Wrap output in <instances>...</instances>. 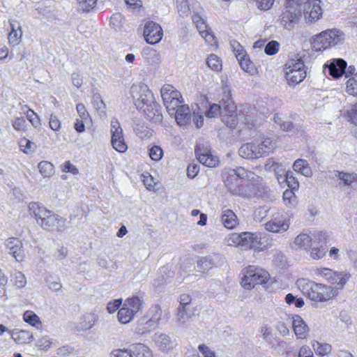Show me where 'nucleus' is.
Listing matches in <instances>:
<instances>
[{"label": "nucleus", "instance_id": "f257e3e1", "mask_svg": "<svg viewBox=\"0 0 357 357\" xmlns=\"http://www.w3.org/2000/svg\"><path fill=\"white\" fill-rule=\"evenodd\" d=\"M222 95L220 104L213 103L206 112L208 118L220 116L222 121L229 128H235L238 124L236 106L231 99V89L227 84H222Z\"/></svg>", "mask_w": 357, "mask_h": 357}, {"label": "nucleus", "instance_id": "ea45409f", "mask_svg": "<svg viewBox=\"0 0 357 357\" xmlns=\"http://www.w3.org/2000/svg\"><path fill=\"white\" fill-rule=\"evenodd\" d=\"M312 345L316 354L320 356L328 355L332 350L331 345L328 343H321L318 341H314Z\"/></svg>", "mask_w": 357, "mask_h": 357}, {"label": "nucleus", "instance_id": "a19ab883", "mask_svg": "<svg viewBox=\"0 0 357 357\" xmlns=\"http://www.w3.org/2000/svg\"><path fill=\"white\" fill-rule=\"evenodd\" d=\"M236 56L241 68L245 72H250L252 67V63L246 56L245 52L243 50L238 51V54H236Z\"/></svg>", "mask_w": 357, "mask_h": 357}, {"label": "nucleus", "instance_id": "473e14b6", "mask_svg": "<svg viewBox=\"0 0 357 357\" xmlns=\"http://www.w3.org/2000/svg\"><path fill=\"white\" fill-rule=\"evenodd\" d=\"M301 69H305V65L301 58L291 59L284 66L285 73L299 71Z\"/></svg>", "mask_w": 357, "mask_h": 357}, {"label": "nucleus", "instance_id": "69168bd1", "mask_svg": "<svg viewBox=\"0 0 357 357\" xmlns=\"http://www.w3.org/2000/svg\"><path fill=\"white\" fill-rule=\"evenodd\" d=\"M112 145L116 151L120 153H124L128 149V146L125 142L123 136L121 139H116V143L112 142Z\"/></svg>", "mask_w": 357, "mask_h": 357}, {"label": "nucleus", "instance_id": "49530a36", "mask_svg": "<svg viewBox=\"0 0 357 357\" xmlns=\"http://www.w3.org/2000/svg\"><path fill=\"white\" fill-rule=\"evenodd\" d=\"M208 66L214 71H219L222 69V63L220 59L215 54H211L206 60Z\"/></svg>", "mask_w": 357, "mask_h": 357}, {"label": "nucleus", "instance_id": "4be33fe9", "mask_svg": "<svg viewBox=\"0 0 357 357\" xmlns=\"http://www.w3.org/2000/svg\"><path fill=\"white\" fill-rule=\"evenodd\" d=\"M292 326L296 335L299 338H303L308 330L307 325L299 315L292 317Z\"/></svg>", "mask_w": 357, "mask_h": 357}, {"label": "nucleus", "instance_id": "f3484780", "mask_svg": "<svg viewBox=\"0 0 357 357\" xmlns=\"http://www.w3.org/2000/svg\"><path fill=\"white\" fill-rule=\"evenodd\" d=\"M141 109H143L144 114L151 121L155 123L162 122V115L160 112V107L155 101L147 105Z\"/></svg>", "mask_w": 357, "mask_h": 357}, {"label": "nucleus", "instance_id": "de8ad7c7", "mask_svg": "<svg viewBox=\"0 0 357 357\" xmlns=\"http://www.w3.org/2000/svg\"><path fill=\"white\" fill-rule=\"evenodd\" d=\"M284 181L287 183L288 187L291 190H297L299 187V183L294 174L291 171H287L284 174Z\"/></svg>", "mask_w": 357, "mask_h": 357}, {"label": "nucleus", "instance_id": "9d476101", "mask_svg": "<svg viewBox=\"0 0 357 357\" xmlns=\"http://www.w3.org/2000/svg\"><path fill=\"white\" fill-rule=\"evenodd\" d=\"M301 17V8L298 5H285L280 16V24L285 28L293 27Z\"/></svg>", "mask_w": 357, "mask_h": 357}, {"label": "nucleus", "instance_id": "7c9ffc66", "mask_svg": "<svg viewBox=\"0 0 357 357\" xmlns=\"http://www.w3.org/2000/svg\"><path fill=\"white\" fill-rule=\"evenodd\" d=\"M335 176L344 186L350 185L352 183L357 181V174L355 173H348L340 171L335 172Z\"/></svg>", "mask_w": 357, "mask_h": 357}, {"label": "nucleus", "instance_id": "20e7f679", "mask_svg": "<svg viewBox=\"0 0 357 357\" xmlns=\"http://www.w3.org/2000/svg\"><path fill=\"white\" fill-rule=\"evenodd\" d=\"M223 181L229 192L234 195L248 197V195L243 191L242 186L238 184V180H251L254 178L255 174L248 171L244 167H237L236 168L227 167L223 174Z\"/></svg>", "mask_w": 357, "mask_h": 357}, {"label": "nucleus", "instance_id": "0e129e2a", "mask_svg": "<svg viewBox=\"0 0 357 357\" xmlns=\"http://www.w3.org/2000/svg\"><path fill=\"white\" fill-rule=\"evenodd\" d=\"M20 146L21 150L25 153L29 151H34L36 147L34 143L25 138L20 140Z\"/></svg>", "mask_w": 357, "mask_h": 357}, {"label": "nucleus", "instance_id": "4c0bfd02", "mask_svg": "<svg viewBox=\"0 0 357 357\" xmlns=\"http://www.w3.org/2000/svg\"><path fill=\"white\" fill-rule=\"evenodd\" d=\"M134 132L141 139L149 138L151 132L143 122H134L132 125Z\"/></svg>", "mask_w": 357, "mask_h": 357}, {"label": "nucleus", "instance_id": "a18cd8bd", "mask_svg": "<svg viewBox=\"0 0 357 357\" xmlns=\"http://www.w3.org/2000/svg\"><path fill=\"white\" fill-rule=\"evenodd\" d=\"M96 320L97 318L94 314L89 313L84 315L81 323L82 328L84 330L91 329L94 326Z\"/></svg>", "mask_w": 357, "mask_h": 357}, {"label": "nucleus", "instance_id": "864d4df0", "mask_svg": "<svg viewBox=\"0 0 357 357\" xmlns=\"http://www.w3.org/2000/svg\"><path fill=\"white\" fill-rule=\"evenodd\" d=\"M279 47L280 43L278 42L276 40H271L266 45L264 52L266 54L272 56L278 53Z\"/></svg>", "mask_w": 357, "mask_h": 357}, {"label": "nucleus", "instance_id": "09e8293b", "mask_svg": "<svg viewBox=\"0 0 357 357\" xmlns=\"http://www.w3.org/2000/svg\"><path fill=\"white\" fill-rule=\"evenodd\" d=\"M346 89L350 95L357 96V73L347 80Z\"/></svg>", "mask_w": 357, "mask_h": 357}, {"label": "nucleus", "instance_id": "e2e57ef3", "mask_svg": "<svg viewBox=\"0 0 357 357\" xmlns=\"http://www.w3.org/2000/svg\"><path fill=\"white\" fill-rule=\"evenodd\" d=\"M19 31H10L8 34V41L10 44L17 45L20 40L22 35L21 26H18Z\"/></svg>", "mask_w": 357, "mask_h": 357}, {"label": "nucleus", "instance_id": "1a4fd4ad", "mask_svg": "<svg viewBox=\"0 0 357 357\" xmlns=\"http://www.w3.org/2000/svg\"><path fill=\"white\" fill-rule=\"evenodd\" d=\"M131 92L132 97L136 98L135 105L139 109L155 101L153 94L146 84L132 86Z\"/></svg>", "mask_w": 357, "mask_h": 357}, {"label": "nucleus", "instance_id": "f03ea898", "mask_svg": "<svg viewBox=\"0 0 357 357\" xmlns=\"http://www.w3.org/2000/svg\"><path fill=\"white\" fill-rule=\"evenodd\" d=\"M29 211L31 215L34 216L37 223L47 231H63L66 229V219L61 218L52 211L37 202L29 204Z\"/></svg>", "mask_w": 357, "mask_h": 357}, {"label": "nucleus", "instance_id": "39448f33", "mask_svg": "<svg viewBox=\"0 0 357 357\" xmlns=\"http://www.w3.org/2000/svg\"><path fill=\"white\" fill-rule=\"evenodd\" d=\"M227 243L229 246H236L242 250L254 249L259 250L261 245L260 235L252 232L231 234L227 239Z\"/></svg>", "mask_w": 357, "mask_h": 357}, {"label": "nucleus", "instance_id": "37998d69", "mask_svg": "<svg viewBox=\"0 0 357 357\" xmlns=\"http://www.w3.org/2000/svg\"><path fill=\"white\" fill-rule=\"evenodd\" d=\"M38 167L40 173L45 177H49L54 173V166L50 162L41 161Z\"/></svg>", "mask_w": 357, "mask_h": 357}, {"label": "nucleus", "instance_id": "c9c22d12", "mask_svg": "<svg viewBox=\"0 0 357 357\" xmlns=\"http://www.w3.org/2000/svg\"><path fill=\"white\" fill-rule=\"evenodd\" d=\"M110 132L112 135V142H114V143H116V139H119L123 136V129L120 125L119 121L116 119H113L111 121Z\"/></svg>", "mask_w": 357, "mask_h": 357}, {"label": "nucleus", "instance_id": "393cba45", "mask_svg": "<svg viewBox=\"0 0 357 357\" xmlns=\"http://www.w3.org/2000/svg\"><path fill=\"white\" fill-rule=\"evenodd\" d=\"M130 349L133 357H153L151 349L144 344H134Z\"/></svg>", "mask_w": 357, "mask_h": 357}, {"label": "nucleus", "instance_id": "423d86ee", "mask_svg": "<svg viewBox=\"0 0 357 357\" xmlns=\"http://www.w3.org/2000/svg\"><path fill=\"white\" fill-rule=\"evenodd\" d=\"M268 272L255 266H249L245 269L241 284L244 288L250 289L256 284L265 283L268 280Z\"/></svg>", "mask_w": 357, "mask_h": 357}, {"label": "nucleus", "instance_id": "bf43d9fd", "mask_svg": "<svg viewBox=\"0 0 357 357\" xmlns=\"http://www.w3.org/2000/svg\"><path fill=\"white\" fill-rule=\"evenodd\" d=\"M202 38H204L206 43H208L211 46H217V42L215 40L214 35L209 31L207 29L204 31H201L199 33Z\"/></svg>", "mask_w": 357, "mask_h": 357}, {"label": "nucleus", "instance_id": "338daca9", "mask_svg": "<svg viewBox=\"0 0 357 357\" xmlns=\"http://www.w3.org/2000/svg\"><path fill=\"white\" fill-rule=\"evenodd\" d=\"M26 118L33 127L37 128L40 125L38 116L33 110L29 109L27 111Z\"/></svg>", "mask_w": 357, "mask_h": 357}, {"label": "nucleus", "instance_id": "a878e982", "mask_svg": "<svg viewBox=\"0 0 357 357\" xmlns=\"http://www.w3.org/2000/svg\"><path fill=\"white\" fill-rule=\"evenodd\" d=\"M12 339L20 344H29L33 340V335L28 331L20 330L11 333Z\"/></svg>", "mask_w": 357, "mask_h": 357}, {"label": "nucleus", "instance_id": "6e6552de", "mask_svg": "<svg viewBox=\"0 0 357 357\" xmlns=\"http://www.w3.org/2000/svg\"><path fill=\"white\" fill-rule=\"evenodd\" d=\"M343 36L342 31L336 29L322 31L314 38V47L318 50H326L340 42Z\"/></svg>", "mask_w": 357, "mask_h": 357}, {"label": "nucleus", "instance_id": "dca6fc26", "mask_svg": "<svg viewBox=\"0 0 357 357\" xmlns=\"http://www.w3.org/2000/svg\"><path fill=\"white\" fill-rule=\"evenodd\" d=\"M239 155L245 159L254 160L261 158L257 144L255 143H245L238 149Z\"/></svg>", "mask_w": 357, "mask_h": 357}, {"label": "nucleus", "instance_id": "4d7b16f0", "mask_svg": "<svg viewBox=\"0 0 357 357\" xmlns=\"http://www.w3.org/2000/svg\"><path fill=\"white\" fill-rule=\"evenodd\" d=\"M124 20V17L120 13H115L110 18V24L116 30L122 26Z\"/></svg>", "mask_w": 357, "mask_h": 357}, {"label": "nucleus", "instance_id": "aec40b11", "mask_svg": "<svg viewBox=\"0 0 357 357\" xmlns=\"http://www.w3.org/2000/svg\"><path fill=\"white\" fill-rule=\"evenodd\" d=\"M153 340L157 347L162 351L172 349L175 345L174 342L165 333L160 332L155 333L153 336Z\"/></svg>", "mask_w": 357, "mask_h": 357}, {"label": "nucleus", "instance_id": "58836bf2", "mask_svg": "<svg viewBox=\"0 0 357 357\" xmlns=\"http://www.w3.org/2000/svg\"><path fill=\"white\" fill-rule=\"evenodd\" d=\"M258 150L260 152L261 157L264 154H268L271 152L275 148V142L271 138H265L259 144H257Z\"/></svg>", "mask_w": 357, "mask_h": 357}, {"label": "nucleus", "instance_id": "5701e85b", "mask_svg": "<svg viewBox=\"0 0 357 357\" xmlns=\"http://www.w3.org/2000/svg\"><path fill=\"white\" fill-rule=\"evenodd\" d=\"M349 276V273H347L334 271V275H332L328 283L335 285V289H341L345 285Z\"/></svg>", "mask_w": 357, "mask_h": 357}, {"label": "nucleus", "instance_id": "c756f323", "mask_svg": "<svg viewBox=\"0 0 357 357\" xmlns=\"http://www.w3.org/2000/svg\"><path fill=\"white\" fill-rule=\"evenodd\" d=\"M306 70L301 69L299 71L285 73V77L289 84L296 85L301 82L306 77Z\"/></svg>", "mask_w": 357, "mask_h": 357}, {"label": "nucleus", "instance_id": "774afa93", "mask_svg": "<svg viewBox=\"0 0 357 357\" xmlns=\"http://www.w3.org/2000/svg\"><path fill=\"white\" fill-rule=\"evenodd\" d=\"M110 357H133L130 349H114L110 353Z\"/></svg>", "mask_w": 357, "mask_h": 357}, {"label": "nucleus", "instance_id": "79ce46f5", "mask_svg": "<svg viewBox=\"0 0 357 357\" xmlns=\"http://www.w3.org/2000/svg\"><path fill=\"white\" fill-rule=\"evenodd\" d=\"M177 310L176 321L181 325L186 324L192 318V316L188 312L189 308L178 307Z\"/></svg>", "mask_w": 357, "mask_h": 357}, {"label": "nucleus", "instance_id": "3c124183", "mask_svg": "<svg viewBox=\"0 0 357 357\" xmlns=\"http://www.w3.org/2000/svg\"><path fill=\"white\" fill-rule=\"evenodd\" d=\"M212 260L210 257H202L197 261V268L199 271L205 272L211 268Z\"/></svg>", "mask_w": 357, "mask_h": 357}, {"label": "nucleus", "instance_id": "c03bdc74", "mask_svg": "<svg viewBox=\"0 0 357 357\" xmlns=\"http://www.w3.org/2000/svg\"><path fill=\"white\" fill-rule=\"evenodd\" d=\"M314 274L318 278L325 280L328 282L332 275H334V271L328 268H317L314 271Z\"/></svg>", "mask_w": 357, "mask_h": 357}, {"label": "nucleus", "instance_id": "72a5a7b5", "mask_svg": "<svg viewBox=\"0 0 357 357\" xmlns=\"http://www.w3.org/2000/svg\"><path fill=\"white\" fill-rule=\"evenodd\" d=\"M24 321L31 326L39 329L42 326V323L39 317L33 311L26 310L23 314Z\"/></svg>", "mask_w": 357, "mask_h": 357}, {"label": "nucleus", "instance_id": "0eeeda50", "mask_svg": "<svg viewBox=\"0 0 357 357\" xmlns=\"http://www.w3.org/2000/svg\"><path fill=\"white\" fill-rule=\"evenodd\" d=\"M161 97L168 113L173 115L178 107L182 105L181 93L170 84H165L161 89Z\"/></svg>", "mask_w": 357, "mask_h": 357}, {"label": "nucleus", "instance_id": "f8f14e48", "mask_svg": "<svg viewBox=\"0 0 357 357\" xmlns=\"http://www.w3.org/2000/svg\"><path fill=\"white\" fill-rule=\"evenodd\" d=\"M323 11L319 0H308L303 6V15L307 23L317 22L322 17Z\"/></svg>", "mask_w": 357, "mask_h": 357}, {"label": "nucleus", "instance_id": "bb28decb", "mask_svg": "<svg viewBox=\"0 0 357 357\" xmlns=\"http://www.w3.org/2000/svg\"><path fill=\"white\" fill-rule=\"evenodd\" d=\"M293 169L297 173H299L306 177L311 176L312 171L307 160L304 159H297L293 165Z\"/></svg>", "mask_w": 357, "mask_h": 357}, {"label": "nucleus", "instance_id": "a211bd4d", "mask_svg": "<svg viewBox=\"0 0 357 357\" xmlns=\"http://www.w3.org/2000/svg\"><path fill=\"white\" fill-rule=\"evenodd\" d=\"M289 227L288 221L285 219L273 218L265 224V229L273 233H282L286 231Z\"/></svg>", "mask_w": 357, "mask_h": 357}, {"label": "nucleus", "instance_id": "f704fd0d", "mask_svg": "<svg viewBox=\"0 0 357 357\" xmlns=\"http://www.w3.org/2000/svg\"><path fill=\"white\" fill-rule=\"evenodd\" d=\"M135 315V314L123 304V306L118 312L117 317L119 322L126 324L129 323Z\"/></svg>", "mask_w": 357, "mask_h": 357}, {"label": "nucleus", "instance_id": "2f4dec72", "mask_svg": "<svg viewBox=\"0 0 357 357\" xmlns=\"http://www.w3.org/2000/svg\"><path fill=\"white\" fill-rule=\"evenodd\" d=\"M264 169L268 172H274L275 175H280V173H284V166L275 161L273 158H268L264 165Z\"/></svg>", "mask_w": 357, "mask_h": 357}, {"label": "nucleus", "instance_id": "c85d7f7f", "mask_svg": "<svg viewBox=\"0 0 357 357\" xmlns=\"http://www.w3.org/2000/svg\"><path fill=\"white\" fill-rule=\"evenodd\" d=\"M312 244V238L307 234H301L294 240L295 246L305 250H308Z\"/></svg>", "mask_w": 357, "mask_h": 357}, {"label": "nucleus", "instance_id": "603ef678", "mask_svg": "<svg viewBox=\"0 0 357 357\" xmlns=\"http://www.w3.org/2000/svg\"><path fill=\"white\" fill-rule=\"evenodd\" d=\"M326 248L322 245L319 247H313L310 252V257L313 259H319L323 258L326 253Z\"/></svg>", "mask_w": 357, "mask_h": 357}, {"label": "nucleus", "instance_id": "5fc2aeb1", "mask_svg": "<svg viewBox=\"0 0 357 357\" xmlns=\"http://www.w3.org/2000/svg\"><path fill=\"white\" fill-rule=\"evenodd\" d=\"M192 20L193 23L196 25L199 33L201 32V31H204V29L208 28V26L204 20L198 14H194L192 17Z\"/></svg>", "mask_w": 357, "mask_h": 357}, {"label": "nucleus", "instance_id": "4468645a", "mask_svg": "<svg viewBox=\"0 0 357 357\" xmlns=\"http://www.w3.org/2000/svg\"><path fill=\"white\" fill-rule=\"evenodd\" d=\"M195 154L199 162L206 167H214L219 163L217 156L213 155L207 149H201L199 146H196Z\"/></svg>", "mask_w": 357, "mask_h": 357}, {"label": "nucleus", "instance_id": "13d9d810", "mask_svg": "<svg viewBox=\"0 0 357 357\" xmlns=\"http://www.w3.org/2000/svg\"><path fill=\"white\" fill-rule=\"evenodd\" d=\"M177 9L181 16H185L190 12L187 0H176Z\"/></svg>", "mask_w": 357, "mask_h": 357}, {"label": "nucleus", "instance_id": "6e6d98bb", "mask_svg": "<svg viewBox=\"0 0 357 357\" xmlns=\"http://www.w3.org/2000/svg\"><path fill=\"white\" fill-rule=\"evenodd\" d=\"M294 190H286L283 193V200L289 207L294 205L296 197L294 192Z\"/></svg>", "mask_w": 357, "mask_h": 357}, {"label": "nucleus", "instance_id": "e433bc0d", "mask_svg": "<svg viewBox=\"0 0 357 357\" xmlns=\"http://www.w3.org/2000/svg\"><path fill=\"white\" fill-rule=\"evenodd\" d=\"M142 56L147 60L148 63L151 64L158 63L160 61V54L156 50L150 47L143 50Z\"/></svg>", "mask_w": 357, "mask_h": 357}, {"label": "nucleus", "instance_id": "6ab92c4d", "mask_svg": "<svg viewBox=\"0 0 357 357\" xmlns=\"http://www.w3.org/2000/svg\"><path fill=\"white\" fill-rule=\"evenodd\" d=\"M347 62L342 59H333L328 66L329 74L334 78H340L344 75Z\"/></svg>", "mask_w": 357, "mask_h": 357}, {"label": "nucleus", "instance_id": "ddd939ff", "mask_svg": "<svg viewBox=\"0 0 357 357\" xmlns=\"http://www.w3.org/2000/svg\"><path fill=\"white\" fill-rule=\"evenodd\" d=\"M162 311L160 305H155L151 306L146 313L145 322V328L149 330L157 328L162 318Z\"/></svg>", "mask_w": 357, "mask_h": 357}, {"label": "nucleus", "instance_id": "b1692460", "mask_svg": "<svg viewBox=\"0 0 357 357\" xmlns=\"http://www.w3.org/2000/svg\"><path fill=\"white\" fill-rule=\"evenodd\" d=\"M221 219L223 225L227 229H234L238 223L237 216L229 209L223 211Z\"/></svg>", "mask_w": 357, "mask_h": 357}, {"label": "nucleus", "instance_id": "680f3d73", "mask_svg": "<svg viewBox=\"0 0 357 357\" xmlns=\"http://www.w3.org/2000/svg\"><path fill=\"white\" fill-rule=\"evenodd\" d=\"M97 0H78L79 7L83 11H89L93 9Z\"/></svg>", "mask_w": 357, "mask_h": 357}, {"label": "nucleus", "instance_id": "7ed1b4c3", "mask_svg": "<svg viewBox=\"0 0 357 357\" xmlns=\"http://www.w3.org/2000/svg\"><path fill=\"white\" fill-rule=\"evenodd\" d=\"M296 285L305 296L317 303L327 301L336 294L333 287L306 278L298 279Z\"/></svg>", "mask_w": 357, "mask_h": 357}, {"label": "nucleus", "instance_id": "052dcab7", "mask_svg": "<svg viewBox=\"0 0 357 357\" xmlns=\"http://www.w3.org/2000/svg\"><path fill=\"white\" fill-rule=\"evenodd\" d=\"M149 156L155 161H158L162 158L163 151L162 149L158 146H153L149 149Z\"/></svg>", "mask_w": 357, "mask_h": 357}, {"label": "nucleus", "instance_id": "cd10ccee", "mask_svg": "<svg viewBox=\"0 0 357 357\" xmlns=\"http://www.w3.org/2000/svg\"><path fill=\"white\" fill-rule=\"evenodd\" d=\"M124 305L136 314L143 307L144 299L142 296H133L128 298L125 301Z\"/></svg>", "mask_w": 357, "mask_h": 357}, {"label": "nucleus", "instance_id": "2eb2a0df", "mask_svg": "<svg viewBox=\"0 0 357 357\" xmlns=\"http://www.w3.org/2000/svg\"><path fill=\"white\" fill-rule=\"evenodd\" d=\"M6 248L9 253L12 255L17 261H22L24 259V250L22 249V243L17 238H9L5 243Z\"/></svg>", "mask_w": 357, "mask_h": 357}, {"label": "nucleus", "instance_id": "8fccbe9b", "mask_svg": "<svg viewBox=\"0 0 357 357\" xmlns=\"http://www.w3.org/2000/svg\"><path fill=\"white\" fill-rule=\"evenodd\" d=\"M52 339L47 336H43L40 338L36 342V347L38 349L43 351H47L52 344Z\"/></svg>", "mask_w": 357, "mask_h": 357}, {"label": "nucleus", "instance_id": "9b49d317", "mask_svg": "<svg viewBox=\"0 0 357 357\" xmlns=\"http://www.w3.org/2000/svg\"><path fill=\"white\" fill-rule=\"evenodd\" d=\"M143 35L147 43L155 45L162 40L163 31L159 24L148 21L144 24Z\"/></svg>", "mask_w": 357, "mask_h": 357}, {"label": "nucleus", "instance_id": "412c9836", "mask_svg": "<svg viewBox=\"0 0 357 357\" xmlns=\"http://www.w3.org/2000/svg\"><path fill=\"white\" fill-rule=\"evenodd\" d=\"M174 114L177 124L180 126L187 125L191 118L190 108L187 105H182L178 107Z\"/></svg>", "mask_w": 357, "mask_h": 357}]
</instances>
